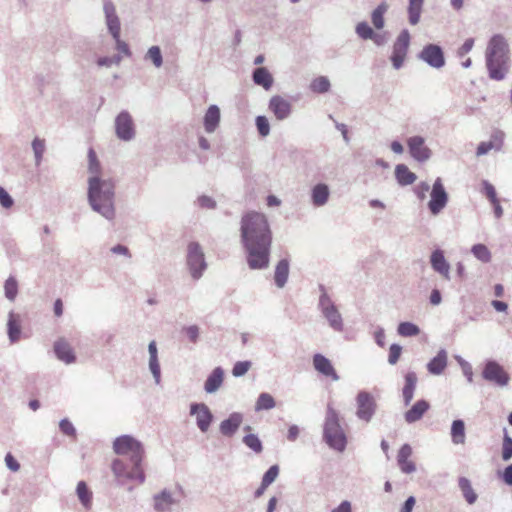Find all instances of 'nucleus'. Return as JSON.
Segmentation results:
<instances>
[{"label": "nucleus", "instance_id": "obj_1", "mask_svg": "<svg viewBox=\"0 0 512 512\" xmlns=\"http://www.w3.org/2000/svg\"><path fill=\"white\" fill-rule=\"evenodd\" d=\"M240 237L249 268L266 269L270 261L272 244V232L267 217L255 211L244 214L241 219Z\"/></svg>", "mask_w": 512, "mask_h": 512}, {"label": "nucleus", "instance_id": "obj_2", "mask_svg": "<svg viewBox=\"0 0 512 512\" xmlns=\"http://www.w3.org/2000/svg\"><path fill=\"white\" fill-rule=\"evenodd\" d=\"M88 205L108 221L116 218V182L111 177L88 178Z\"/></svg>", "mask_w": 512, "mask_h": 512}, {"label": "nucleus", "instance_id": "obj_3", "mask_svg": "<svg viewBox=\"0 0 512 512\" xmlns=\"http://www.w3.org/2000/svg\"><path fill=\"white\" fill-rule=\"evenodd\" d=\"M485 66L491 80L502 81L507 77L511 67L510 47L502 35H494L488 41Z\"/></svg>", "mask_w": 512, "mask_h": 512}, {"label": "nucleus", "instance_id": "obj_4", "mask_svg": "<svg viewBox=\"0 0 512 512\" xmlns=\"http://www.w3.org/2000/svg\"><path fill=\"white\" fill-rule=\"evenodd\" d=\"M322 439L329 448L337 452H344L348 445L347 434L340 423V414L331 405L326 409Z\"/></svg>", "mask_w": 512, "mask_h": 512}, {"label": "nucleus", "instance_id": "obj_5", "mask_svg": "<svg viewBox=\"0 0 512 512\" xmlns=\"http://www.w3.org/2000/svg\"><path fill=\"white\" fill-rule=\"evenodd\" d=\"M318 290V311L327 321L329 327L337 333H342L344 330V319L341 312L331 298V295L327 292L325 286L319 285Z\"/></svg>", "mask_w": 512, "mask_h": 512}, {"label": "nucleus", "instance_id": "obj_6", "mask_svg": "<svg viewBox=\"0 0 512 512\" xmlns=\"http://www.w3.org/2000/svg\"><path fill=\"white\" fill-rule=\"evenodd\" d=\"M111 470L120 485H123L125 481H137L139 484H143L146 480L141 462L129 465L123 459L116 458L112 461Z\"/></svg>", "mask_w": 512, "mask_h": 512}, {"label": "nucleus", "instance_id": "obj_7", "mask_svg": "<svg viewBox=\"0 0 512 512\" xmlns=\"http://www.w3.org/2000/svg\"><path fill=\"white\" fill-rule=\"evenodd\" d=\"M186 265L193 280H199L207 270L208 264L202 246L198 242L188 243L186 248Z\"/></svg>", "mask_w": 512, "mask_h": 512}, {"label": "nucleus", "instance_id": "obj_8", "mask_svg": "<svg viewBox=\"0 0 512 512\" xmlns=\"http://www.w3.org/2000/svg\"><path fill=\"white\" fill-rule=\"evenodd\" d=\"M113 450L118 455H128L130 463H139L144 458L143 445L129 435H124L116 438L113 442Z\"/></svg>", "mask_w": 512, "mask_h": 512}, {"label": "nucleus", "instance_id": "obj_9", "mask_svg": "<svg viewBox=\"0 0 512 512\" xmlns=\"http://www.w3.org/2000/svg\"><path fill=\"white\" fill-rule=\"evenodd\" d=\"M411 42V36L408 29H403L398 35L392 47V54L390 56L392 66L395 70L403 67L405 58Z\"/></svg>", "mask_w": 512, "mask_h": 512}, {"label": "nucleus", "instance_id": "obj_10", "mask_svg": "<svg viewBox=\"0 0 512 512\" xmlns=\"http://www.w3.org/2000/svg\"><path fill=\"white\" fill-rule=\"evenodd\" d=\"M115 134L117 138L124 142H130L135 139L136 127L131 114L124 110L120 112L114 121Z\"/></svg>", "mask_w": 512, "mask_h": 512}, {"label": "nucleus", "instance_id": "obj_11", "mask_svg": "<svg viewBox=\"0 0 512 512\" xmlns=\"http://www.w3.org/2000/svg\"><path fill=\"white\" fill-rule=\"evenodd\" d=\"M377 404L374 396L367 391H360L356 396V416L370 422L376 413Z\"/></svg>", "mask_w": 512, "mask_h": 512}, {"label": "nucleus", "instance_id": "obj_12", "mask_svg": "<svg viewBox=\"0 0 512 512\" xmlns=\"http://www.w3.org/2000/svg\"><path fill=\"white\" fill-rule=\"evenodd\" d=\"M449 201V195L445 191V186L441 178H437L433 183L428 208L433 215L440 214Z\"/></svg>", "mask_w": 512, "mask_h": 512}, {"label": "nucleus", "instance_id": "obj_13", "mask_svg": "<svg viewBox=\"0 0 512 512\" xmlns=\"http://www.w3.org/2000/svg\"><path fill=\"white\" fill-rule=\"evenodd\" d=\"M189 415L194 417L195 424L201 433H207L214 421V415L210 408L204 403H191Z\"/></svg>", "mask_w": 512, "mask_h": 512}, {"label": "nucleus", "instance_id": "obj_14", "mask_svg": "<svg viewBox=\"0 0 512 512\" xmlns=\"http://www.w3.org/2000/svg\"><path fill=\"white\" fill-rule=\"evenodd\" d=\"M482 377L486 381L495 383L499 386H506L510 381L509 374L495 360H488L482 371Z\"/></svg>", "mask_w": 512, "mask_h": 512}, {"label": "nucleus", "instance_id": "obj_15", "mask_svg": "<svg viewBox=\"0 0 512 512\" xmlns=\"http://www.w3.org/2000/svg\"><path fill=\"white\" fill-rule=\"evenodd\" d=\"M102 10L108 33L112 38H117L121 33V20L115 4L112 0H103Z\"/></svg>", "mask_w": 512, "mask_h": 512}, {"label": "nucleus", "instance_id": "obj_16", "mask_svg": "<svg viewBox=\"0 0 512 512\" xmlns=\"http://www.w3.org/2000/svg\"><path fill=\"white\" fill-rule=\"evenodd\" d=\"M418 57L434 69H441V67L445 65L443 49L436 44H428L424 46L418 54Z\"/></svg>", "mask_w": 512, "mask_h": 512}, {"label": "nucleus", "instance_id": "obj_17", "mask_svg": "<svg viewBox=\"0 0 512 512\" xmlns=\"http://www.w3.org/2000/svg\"><path fill=\"white\" fill-rule=\"evenodd\" d=\"M407 147L412 158L418 162H425L432 155L431 149L426 146L425 139L421 136L409 137Z\"/></svg>", "mask_w": 512, "mask_h": 512}, {"label": "nucleus", "instance_id": "obj_18", "mask_svg": "<svg viewBox=\"0 0 512 512\" xmlns=\"http://www.w3.org/2000/svg\"><path fill=\"white\" fill-rule=\"evenodd\" d=\"M505 134L502 130H495L488 141L480 142L476 148V155L481 157L488 154L491 150L499 152L504 146Z\"/></svg>", "mask_w": 512, "mask_h": 512}, {"label": "nucleus", "instance_id": "obj_19", "mask_svg": "<svg viewBox=\"0 0 512 512\" xmlns=\"http://www.w3.org/2000/svg\"><path fill=\"white\" fill-rule=\"evenodd\" d=\"M268 108L279 121L287 119L292 112L291 104L281 95L272 96Z\"/></svg>", "mask_w": 512, "mask_h": 512}, {"label": "nucleus", "instance_id": "obj_20", "mask_svg": "<svg viewBox=\"0 0 512 512\" xmlns=\"http://www.w3.org/2000/svg\"><path fill=\"white\" fill-rule=\"evenodd\" d=\"M430 263L432 269L446 280H450V264L445 259L444 251L436 249L431 253Z\"/></svg>", "mask_w": 512, "mask_h": 512}, {"label": "nucleus", "instance_id": "obj_21", "mask_svg": "<svg viewBox=\"0 0 512 512\" xmlns=\"http://www.w3.org/2000/svg\"><path fill=\"white\" fill-rule=\"evenodd\" d=\"M153 501L156 512H171L173 506L177 504L173 493L168 489H163L154 494Z\"/></svg>", "mask_w": 512, "mask_h": 512}, {"label": "nucleus", "instance_id": "obj_22", "mask_svg": "<svg viewBox=\"0 0 512 512\" xmlns=\"http://www.w3.org/2000/svg\"><path fill=\"white\" fill-rule=\"evenodd\" d=\"M313 364L315 370L323 376L330 377L333 381L340 379L331 361L324 355L316 353L313 357Z\"/></svg>", "mask_w": 512, "mask_h": 512}, {"label": "nucleus", "instance_id": "obj_23", "mask_svg": "<svg viewBox=\"0 0 512 512\" xmlns=\"http://www.w3.org/2000/svg\"><path fill=\"white\" fill-rule=\"evenodd\" d=\"M330 197V188L325 183H316L312 188L310 192V199L311 204L316 207H323L325 206Z\"/></svg>", "mask_w": 512, "mask_h": 512}, {"label": "nucleus", "instance_id": "obj_24", "mask_svg": "<svg viewBox=\"0 0 512 512\" xmlns=\"http://www.w3.org/2000/svg\"><path fill=\"white\" fill-rule=\"evenodd\" d=\"M243 422V415L239 412L231 413L228 418L220 422V434L232 437Z\"/></svg>", "mask_w": 512, "mask_h": 512}, {"label": "nucleus", "instance_id": "obj_25", "mask_svg": "<svg viewBox=\"0 0 512 512\" xmlns=\"http://www.w3.org/2000/svg\"><path fill=\"white\" fill-rule=\"evenodd\" d=\"M221 123V110L217 105H211L203 117L204 129L207 133H215Z\"/></svg>", "mask_w": 512, "mask_h": 512}, {"label": "nucleus", "instance_id": "obj_26", "mask_svg": "<svg viewBox=\"0 0 512 512\" xmlns=\"http://www.w3.org/2000/svg\"><path fill=\"white\" fill-rule=\"evenodd\" d=\"M54 352L56 354V358L66 364H71L76 361V356L72 347L63 338L55 341Z\"/></svg>", "mask_w": 512, "mask_h": 512}, {"label": "nucleus", "instance_id": "obj_27", "mask_svg": "<svg viewBox=\"0 0 512 512\" xmlns=\"http://www.w3.org/2000/svg\"><path fill=\"white\" fill-rule=\"evenodd\" d=\"M428 372L431 375L439 376L445 372L447 367V350L441 349L437 355L434 356L426 365Z\"/></svg>", "mask_w": 512, "mask_h": 512}, {"label": "nucleus", "instance_id": "obj_28", "mask_svg": "<svg viewBox=\"0 0 512 512\" xmlns=\"http://www.w3.org/2000/svg\"><path fill=\"white\" fill-rule=\"evenodd\" d=\"M224 371L221 366H217L207 377L204 382V390L208 394H213L218 391L223 383Z\"/></svg>", "mask_w": 512, "mask_h": 512}, {"label": "nucleus", "instance_id": "obj_29", "mask_svg": "<svg viewBox=\"0 0 512 512\" xmlns=\"http://www.w3.org/2000/svg\"><path fill=\"white\" fill-rule=\"evenodd\" d=\"M149 352V370L153 375L154 382L156 384L160 383L161 379V371L160 364L158 360V351H157V343L155 341H151L148 345Z\"/></svg>", "mask_w": 512, "mask_h": 512}, {"label": "nucleus", "instance_id": "obj_30", "mask_svg": "<svg viewBox=\"0 0 512 512\" xmlns=\"http://www.w3.org/2000/svg\"><path fill=\"white\" fill-rule=\"evenodd\" d=\"M429 408L430 405L427 400H417L412 408L405 413L404 418L408 423H415L423 417Z\"/></svg>", "mask_w": 512, "mask_h": 512}, {"label": "nucleus", "instance_id": "obj_31", "mask_svg": "<svg viewBox=\"0 0 512 512\" xmlns=\"http://www.w3.org/2000/svg\"><path fill=\"white\" fill-rule=\"evenodd\" d=\"M21 319L20 315L11 311L8 315L7 321V334L11 343L19 341L21 336Z\"/></svg>", "mask_w": 512, "mask_h": 512}, {"label": "nucleus", "instance_id": "obj_32", "mask_svg": "<svg viewBox=\"0 0 512 512\" xmlns=\"http://www.w3.org/2000/svg\"><path fill=\"white\" fill-rule=\"evenodd\" d=\"M417 383V376L415 372H408L405 375V385L402 390L403 401L405 406H409L413 401V394Z\"/></svg>", "mask_w": 512, "mask_h": 512}, {"label": "nucleus", "instance_id": "obj_33", "mask_svg": "<svg viewBox=\"0 0 512 512\" xmlns=\"http://www.w3.org/2000/svg\"><path fill=\"white\" fill-rule=\"evenodd\" d=\"M395 178L399 185L407 186L414 183L416 175L409 170L406 164L399 163L395 166Z\"/></svg>", "mask_w": 512, "mask_h": 512}, {"label": "nucleus", "instance_id": "obj_34", "mask_svg": "<svg viewBox=\"0 0 512 512\" xmlns=\"http://www.w3.org/2000/svg\"><path fill=\"white\" fill-rule=\"evenodd\" d=\"M289 275V261L287 258L281 259L276 267L274 273V281L278 288H283L287 284Z\"/></svg>", "mask_w": 512, "mask_h": 512}, {"label": "nucleus", "instance_id": "obj_35", "mask_svg": "<svg viewBox=\"0 0 512 512\" xmlns=\"http://www.w3.org/2000/svg\"><path fill=\"white\" fill-rule=\"evenodd\" d=\"M102 166L93 148L88 149V178H105Z\"/></svg>", "mask_w": 512, "mask_h": 512}, {"label": "nucleus", "instance_id": "obj_36", "mask_svg": "<svg viewBox=\"0 0 512 512\" xmlns=\"http://www.w3.org/2000/svg\"><path fill=\"white\" fill-rule=\"evenodd\" d=\"M252 81L254 84L269 90L273 85V77L266 68H256L252 73Z\"/></svg>", "mask_w": 512, "mask_h": 512}, {"label": "nucleus", "instance_id": "obj_37", "mask_svg": "<svg viewBox=\"0 0 512 512\" xmlns=\"http://www.w3.org/2000/svg\"><path fill=\"white\" fill-rule=\"evenodd\" d=\"M458 487L461 490L465 501L469 505H474L477 501V492L473 488L471 481L466 477H460L458 479Z\"/></svg>", "mask_w": 512, "mask_h": 512}, {"label": "nucleus", "instance_id": "obj_38", "mask_svg": "<svg viewBox=\"0 0 512 512\" xmlns=\"http://www.w3.org/2000/svg\"><path fill=\"white\" fill-rule=\"evenodd\" d=\"M451 441L453 444H464L465 443V423L461 419L453 420L451 423Z\"/></svg>", "mask_w": 512, "mask_h": 512}, {"label": "nucleus", "instance_id": "obj_39", "mask_svg": "<svg viewBox=\"0 0 512 512\" xmlns=\"http://www.w3.org/2000/svg\"><path fill=\"white\" fill-rule=\"evenodd\" d=\"M424 0H409L408 1V21L411 25L419 23L421 13L423 11Z\"/></svg>", "mask_w": 512, "mask_h": 512}, {"label": "nucleus", "instance_id": "obj_40", "mask_svg": "<svg viewBox=\"0 0 512 512\" xmlns=\"http://www.w3.org/2000/svg\"><path fill=\"white\" fill-rule=\"evenodd\" d=\"M76 492L83 507L89 509L91 507V501H93V493L90 491L86 482H78Z\"/></svg>", "mask_w": 512, "mask_h": 512}, {"label": "nucleus", "instance_id": "obj_41", "mask_svg": "<svg viewBox=\"0 0 512 512\" xmlns=\"http://www.w3.org/2000/svg\"><path fill=\"white\" fill-rule=\"evenodd\" d=\"M144 60L150 62L156 69H160L163 65V55L159 46L154 45L148 48L144 54Z\"/></svg>", "mask_w": 512, "mask_h": 512}, {"label": "nucleus", "instance_id": "obj_42", "mask_svg": "<svg viewBox=\"0 0 512 512\" xmlns=\"http://www.w3.org/2000/svg\"><path fill=\"white\" fill-rule=\"evenodd\" d=\"M276 402L271 394L262 392L258 395L255 403V411L271 410L275 408Z\"/></svg>", "mask_w": 512, "mask_h": 512}, {"label": "nucleus", "instance_id": "obj_43", "mask_svg": "<svg viewBox=\"0 0 512 512\" xmlns=\"http://www.w3.org/2000/svg\"><path fill=\"white\" fill-rule=\"evenodd\" d=\"M31 148L34 154L35 166L39 167L43 160V155L46 150V143L44 139L34 138L31 142Z\"/></svg>", "mask_w": 512, "mask_h": 512}, {"label": "nucleus", "instance_id": "obj_44", "mask_svg": "<svg viewBox=\"0 0 512 512\" xmlns=\"http://www.w3.org/2000/svg\"><path fill=\"white\" fill-rule=\"evenodd\" d=\"M397 333L401 337H415L420 333V329L413 322L403 321L398 324Z\"/></svg>", "mask_w": 512, "mask_h": 512}, {"label": "nucleus", "instance_id": "obj_45", "mask_svg": "<svg viewBox=\"0 0 512 512\" xmlns=\"http://www.w3.org/2000/svg\"><path fill=\"white\" fill-rule=\"evenodd\" d=\"M19 285L15 277L10 276L4 283V294L8 301H14L18 295Z\"/></svg>", "mask_w": 512, "mask_h": 512}, {"label": "nucleus", "instance_id": "obj_46", "mask_svg": "<svg viewBox=\"0 0 512 512\" xmlns=\"http://www.w3.org/2000/svg\"><path fill=\"white\" fill-rule=\"evenodd\" d=\"M388 9L387 4L382 3L371 14V20L375 28L382 29L384 26V14Z\"/></svg>", "mask_w": 512, "mask_h": 512}, {"label": "nucleus", "instance_id": "obj_47", "mask_svg": "<svg viewBox=\"0 0 512 512\" xmlns=\"http://www.w3.org/2000/svg\"><path fill=\"white\" fill-rule=\"evenodd\" d=\"M374 31L366 21H361L355 26V33L362 40H372Z\"/></svg>", "mask_w": 512, "mask_h": 512}, {"label": "nucleus", "instance_id": "obj_48", "mask_svg": "<svg viewBox=\"0 0 512 512\" xmlns=\"http://www.w3.org/2000/svg\"><path fill=\"white\" fill-rule=\"evenodd\" d=\"M472 254L481 262L487 263L491 260L492 254L484 244H475L471 248Z\"/></svg>", "mask_w": 512, "mask_h": 512}, {"label": "nucleus", "instance_id": "obj_49", "mask_svg": "<svg viewBox=\"0 0 512 512\" xmlns=\"http://www.w3.org/2000/svg\"><path fill=\"white\" fill-rule=\"evenodd\" d=\"M330 81L325 76L316 77L310 84V89L316 93H325L330 89Z\"/></svg>", "mask_w": 512, "mask_h": 512}, {"label": "nucleus", "instance_id": "obj_50", "mask_svg": "<svg viewBox=\"0 0 512 512\" xmlns=\"http://www.w3.org/2000/svg\"><path fill=\"white\" fill-rule=\"evenodd\" d=\"M257 132L261 137H267L270 133V123L266 116L259 115L255 118Z\"/></svg>", "mask_w": 512, "mask_h": 512}, {"label": "nucleus", "instance_id": "obj_51", "mask_svg": "<svg viewBox=\"0 0 512 512\" xmlns=\"http://www.w3.org/2000/svg\"><path fill=\"white\" fill-rule=\"evenodd\" d=\"M243 443L253 450L255 453H260L263 450L260 439L255 434H249L243 438Z\"/></svg>", "mask_w": 512, "mask_h": 512}, {"label": "nucleus", "instance_id": "obj_52", "mask_svg": "<svg viewBox=\"0 0 512 512\" xmlns=\"http://www.w3.org/2000/svg\"><path fill=\"white\" fill-rule=\"evenodd\" d=\"M250 369H251V361H249V360L237 361L233 366L232 375L234 377H242L245 374H247Z\"/></svg>", "mask_w": 512, "mask_h": 512}, {"label": "nucleus", "instance_id": "obj_53", "mask_svg": "<svg viewBox=\"0 0 512 512\" xmlns=\"http://www.w3.org/2000/svg\"><path fill=\"white\" fill-rule=\"evenodd\" d=\"M512 458V438L509 437L505 429L503 444H502V459L509 461Z\"/></svg>", "mask_w": 512, "mask_h": 512}, {"label": "nucleus", "instance_id": "obj_54", "mask_svg": "<svg viewBox=\"0 0 512 512\" xmlns=\"http://www.w3.org/2000/svg\"><path fill=\"white\" fill-rule=\"evenodd\" d=\"M279 475V466H270L262 477L264 486L272 484Z\"/></svg>", "mask_w": 512, "mask_h": 512}, {"label": "nucleus", "instance_id": "obj_55", "mask_svg": "<svg viewBox=\"0 0 512 512\" xmlns=\"http://www.w3.org/2000/svg\"><path fill=\"white\" fill-rule=\"evenodd\" d=\"M197 205L202 209L214 210L217 208V202L208 195H200L197 198Z\"/></svg>", "mask_w": 512, "mask_h": 512}, {"label": "nucleus", "instance_id": "obj_56", "mask_svg": "<svg viewBox=\"0 0 512 512\" xmlns=\"http://www.w3.org/2000/svg\"><path fill=\"white\" fill-rule=\"evenodd\" d=\"M402 353V347L399 344H392L389 347L388 363L396 364Z\"/></svg>", "mask_w": 512, "mask_h": 512}, {"label": "nucleus", "instance_id": "obj_57", "mask_svg": "<svg viewBox=\"0 0 512 512\" xmlns=\"http://www.w3.org/2000/svg\"><path fill=\"white\" fill-rule=\"evenodd\" d=\"M60 431L68 437L76 436V429L74 425L66 418L60 420Z\"/></svg>", "mask_w": 512, "mask_h": 512}, {"label": "nucleus", "instance_id": "obj_58", "mask_svg": "<svg viewBox=\"0 0 512 512\" xmlns=\"http://www.w3.org/2000/svg\"><path fill=\"white\" fill-rule=\"evenodd\" d=\"M482 187V191L487 196V199L490 200V203H493V201H496L498 199L495 187L491 183H489L486 180H483Z\"/></svg>", "mask_w": 512, "mask_h": 512}, {"label": "nucleus", "instance_id": "obj_59", "mask_svg": "<svg viewBox=\"0 0 512 512\" xmlns=\"http://www.w3.org/2000/svg\"><path fill=\"white\" fill-rule=\"evenodd\" d=\"M184 332L191 343H196L200 336V329L197 325H188L184 327Z\"/></svg>", "mask_w": 512, "mask_h": 512}, {"label": "nucleus", "instance_id": "obj_60", "mask_svg": "<svg viewBox=\"0 0 512 512\" xmlns=\"http://www.w3.org/2000/svg\"><path fill=\"white\" fill-rule=\"evenodd\" d=\"M397 463H398V467L402 473H404V474L415 473L416 466L412 460H410V459L399 460V461H397Z\"/></svg>", "mask_w": 512, "mask_h": 512}, {"label": "nucleus", "instance_id": "obj_61", "mask_svg": "<svg viewBox=\"0 0 512 512\" xmlns=\"http://www.w3.org/2000/svg\"><path fill=\"white\" fill-rule=\"evenodd\" d=\"M0 204L5 209H10L14 205L12 196L0 186Z\"/></svg>", "mask_w": 512, "mask_h": 512}, {"label": "nucleus", "instance_id": "obj_62", "mask_svg": "<svg viewBox=\"0 0 512 512\" xmlns=\"http://www.w3.org/2000/svg\"><path fill=\"white\" fill-rule=\"evenodd\" d=\"M432 189L427 182H420L415 186L414 192L416 196L422 201L426 197V194Z\"/></svg>", "mask_w": 512, "mask_h": 512}, {"label": "nucleus", "instance_id": "obj_63", "mask_svg": "<svg viewBox=\"0 0 512 512\" xmlns=\"http://www.w3.org/2000/svg\"><path fill=\"white\" fill-rule=\"evenodd\" d=\"M113 40L115 41L116 49L119 52L123 53L127 57L131 55V51L129 49V46L127 45V43H125V41H122V39H121V34H118V37L117 38H113Z\"/></svg>", "mask_w": 512, "mask_h": 512}, {"label": "nucleus", "instance_id": "obj_64", "mask_svg": "<svg viewBox=\"0 0 512 512\" xmlns=\"http://www.w3.org/2000/svg\"><path fill=\"white\" fill-rule=\"evenodd\" d=\"M413 449L409 444H404L398 451L397 461L410 459Z\"/></svg>", "mask_w": 512, "mask_h": 512}]
</instances>
